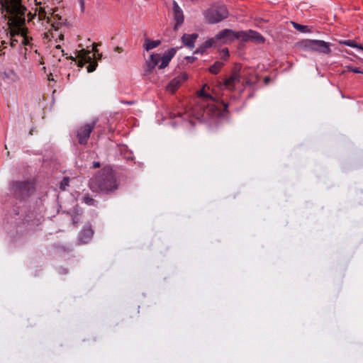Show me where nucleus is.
Returning <instances> with one entry per match:
<instances>
[{
	"label": "nucleus",
	"mask_w": 363,
	"mask_h": 363,
	"mask_svg": "<svg viewBox=\"0 0 363 363\" xmlns=\"http://www.w3.org/2000/svg\"><path fill=\"white\" fill-rule=\"evenodd\" d=\"M3 10L9 15V22L11 25L19 26L26 22V8L22 5L21 0H0Z\"/></svg>",
	"instance_id": "obj_2"
},
{
	"label": "nucleus",
	"mask_w": 363,
	"mask_h": 363,
	"mask_svg": "<svg viewBox=\"0 0 363 363\" xmlns=\"http://www.w3.org/2000/svg\"><path fill=\"white\" fill-rule=\"evenodd\" d=\"M24 25H25V22L19 26H14V25H12V26L14 27L13 31L18 33V35H19V37L21 38V44H23L24 45H27L29 44V40L26 36L28 30H27V28H25Z\"/></svg>",
	"instance_id": "obj_12"
},
{
	"label": "nucleus",
	"mask_w": 363,
	"mask_h": 363,
	"mask_svg": "<svg viewBox=\"0 0 363 363\" xmlns=\"http://www.w3.org/2000/svg\"><path fill=\"white\" fill-rule=\"evenodd\" d=\"M349 70L352 71L354 73H362L363 72L360 71L359 68H354V67H348Z\"/></svg>",
	"instance_id": "obj_32"
},
{
	"label": "nucleus",
	"mask_w": 363,
	"mask_h": 363,
	"mask_svg": "<svg viewBox=\"0 0 363 363\" xmlns=\"http://www.w3.org/2000/svg\"><path fill=\"white\" fill-rule=\"evenodd\" d=\"M80 2H81L82 8V9H84V0H80Z\"/></svg>",
	"instance_id": "obj_38"
},
{
	"label": "nucleus",
	"mask_w": 363,
	"mask_h": 363,
	"mask_svg": "<svg viewBox=\"0 0 363 363\" xmlns=\"http://www.w3.org/2000/svg\"><path fill=\"white\" fill-rule=\"evenodd\" d=\"M250 40L255 41L257 43H264V38L259 33L250 30Z\"/></svg>",
	"instance_id": "obj_19"
},
{
	"label": "nucleus",
	"mask_w": 363,
	"mask_h": 363,
	"mask_svg": "<svg viewBox=\"0 0 363 363\" xmlns=\"http://www.w3.org/2000/svg\"><path fill=\"white\" fill-rule=\"evenodd\" d=\"M340 43L347 45V46H350V47L356 48L357 49L359 46V45H358L354 40H344V41L340 42Z\"/></svg>",
	"instance_id": "obj_26"
},
{
	"label": "nucleus",
	"mask_w": 363,
	"mask_h": 363,
	"mask_svg": "<svg viewBox=\"0 0 363 363\" xmlns=\"http://www.w3.org/2000/svg\"><path fill=\"white\" fill-rule=\"evenodd\" d=\"M224 106H225V109H226L227 105L225 104H224Z\"/></svg>",
	"instance_id": "obj_42"
},
{
	"label": "nucleus",
	"mask_w": 363,
	"mask_h": 363,
	"mask_svg": "<svg viewBox=\"0 0 363 363\" xmlns=\"http://www.w3.org/2000/svg\"><path fill=\"white\" fill-rule=\"evenodd\" d=\"M116 175L110 167L103 169L101 174L93 178L89 183L90 189L96 192L108 193L118 188Z\"/></svg>",
	"instance_id": "obj_1"
},
{
	"label": "nucleus",
	"mask_w": 363,
	"mask_h": 363,
	"mask_svg": "<svg viewBox=\"0 0 363 363\" xmlns=\"http://www.w3.org/2000/svg\"><path fill=\"white\" fill-rule=\"evenodd\" d=\"M100 167V163L99 162H93V168H98Z\"/></svg>",
	"instance_id": "obj_33"
},
{
	"label": "nucleus",
	"mask_w": 363,
	"mask_h": 363,
	"mask_svg": "<svg viewBox=\"0 0 363 363\" xmlns=\"http://www.w3.org/2000/svg\"><path fill=\"white\" fill-rule=\"evenodd\" d=\"M218 41L228 43L235 40V32L230 29H224L216 35Z\"/></svg>",
	"instance_id": "obj_10"
},
{
	"label": "nucleus",
	"mask_w": 363,
	"mask_h": 363,
	"mask_svg": "<svg viewBox=\"0 0 363 363\" xmlns=\"http://www.w3.org/2000/svg\"><path fill=\"white\" fill-rule=\"evenodd\" d=\"M174 53L175 51L174 50H170L165 52L162 56L157 53L152 54L146 61L147 71L151 72L156 66H158L160 69L166 67L169 65Z\"/></svg>",
	"instance_id": "obj_3"
},
{
	"label": "nucleus",
	"mask_w": 363,
	"mask_h": 363,
	"mask_svg": "<svg viewBox=\"0 0 363 363\" xmlns=\"http://www.w3.org/2000/svg\"><path fill=\"white\" fill-rule=\"evenodd\" d=\"M96 55H97V56H98V57H97V59H100V58H101V55H102L101 54H99V53H98V52H97Z\"/></svg>",
	"instance_id": "obj_40"
},
{
	"label": "nucleus",
	"mask_w": 363,
	"mask_h": 363,
	"mask_svg": "<svg viewBox=\"0 0 363 363\" xmlns=\"http://www.w3.org/2000/svg\"><path fill=\"white\" fill-rule=\"evenodd\" d=\"M221 52L223 54V57L224 59H226L229 56V51H228V48H224L222 50Z\"/></svg>",
	"instance_id": "obj_29"
},
{
	"label": "nucleus",
	"mask_w": 363,
	"mask_h": 363,
	"mask_svg": "<svg viewBox=\"0 0 363 363\" xmlns=\"http://www.w3.org/2000/svg\"><path fill=\"white\" fill-rule=\"evenodd\" d=\"M240 67H235L234 68L230 76L223 82L225 88L230 90H233L235 88V86L240 82Z\"/></svg>",
	"instance_id": "obj_8"
},
{
	"label": "nucleus",
	"mask_w": 363,
	"mask_h": 363,
	"mask_svg": "<svg viewBox=\"0 0 363 363\" xmlns=\"http://www.w3.org/2000/svg\"><path fill=\"white\" fill-rule=\"evenodd\" d=\"M174 18L176 21L174 29H177L184 22L183 11L176 1L173 2Z\"/></svg>",
	"instance_id": "obj_11"
},
{
	"label": "nucleus",
	"mask_w": 363,
	"mask_h": 363,
	"mask_svg": "<svg viewBox=\"0 0 363 363\" xmlns=\"http://www.w3.org/2000/svg\"><path fill=\"white\" fill-rule=\"evenodd\" d=\"M77 57L82 58L86 63H89L92 62L94 55H91L89 50L82 49L78 52Z\"/></svg>",
	"instance_id": "obj_16"
},
{
	"label": "nucleus",
	"mask_w": 363,
	"mask_h": 363,
	"mask_svg": "<svg viewBox=\"0 0 363 363\" xmlns=\"http://www.w3.org/2000/svg\"><path fill=\"white\" fill-rule=\"evenodd\" d=\"M38 18L39 21L42 20H47V23H51L52 26L55 28V30L58 29V25L55 26V23L51 22V17L50 15L53 14V13H51L49 11L48 13L44 7L40 6L38 9Z\"/></svg>",
	"instance_id": "obj_13"
},
{
	"label": "nucleus",
	"mask_w": 363,
	"mask_h": 363,
	"mask_svg": "<svg viewBox=\"0 0 363 363\" xmlns=\"http://www.w3.org/2000/svg\"><path fill=\"white\" fill-rule=\"evenodd\" d=\"M250 30L247 31L235 32V39H240L242 41L250 40Z\"/></svg>",
	"instance_id": "obj_22"
},
{
	"label": "nucleus",
	"mask_w": 363,
	"mask_h": 363,
	"mask_svg": "<svg viewBox=\"0 0 363 363\" xmlns=\"http://www.w3.org/2000/svg\"><path fill=\"white\" fill-rule=\"evenodd\" d=\"M228 16V11L224 5L211 6L206 12L205 18L208 23H216Z\"/></svg>",
	"instance_id": "obj_5"
},
{
	"label": "nucleus",
	"mask_w": 363,
	"mask_h": 363,
	"mask_svg": "<svg viewBox=\"0 0 363 363\" xmlns=\"http://www.w3.org/2000/svg\"><path fill=\"white\" fill-rule=\"evenodd\" d=\"M123 103L128 104H133V101H124Z\"/></svg>",
	"instance_id": "obj_41"
},
{
	"label": "nucleus",
	"mask_w": 363,
	"mask_h": 363,
	"mask_svg": "<svg viewBox=\"0 0 363 363\" xmlns=\"http://www.w3.org/2000/svg\"><path fill=\"white\" fill-rule=\"evenodd\" d=\"M358 50L363 51V45H359Z\"/></svg>",
	"instance_id": "obj_39"
},
{
	"label": "nucleus",
	"mask_w": 363,
	"mask_h": 363,
	"mask_svg": "<svg viewBox=\"0 0 363 363\" xmlns=\"http://www.w3.org/2000/svg\"><path fill=\"white\" fill-rule=\"evenodd\" d=\"M92 45H93L92 51L94 52L93 55H94V57H96V54L98 52V49H97L96 47H97L98 45L94 43H93Z\"/></svg>",
	"instance_id": "obj_31"
},
{
	"label": "nucleus",
	"mask_w": 363,
	"mask_h": 363,
	"mask_svg": "<svg viewBox=\"0 0 363 363\" xmlns=\"http://www.w3.org/2000/svg\"><path fill=\"white\" fill-rule=\"evenodd\" d=\"M94 235V231L90 225L85 226L80 233L79 240L82 243L88 242Z\"/></svg>",
	"instance_id": "obj_14"
},
{
	"label": "nucleus",
	"mask_w": 363,
	"mask_h": 363,
	"mask_svg": "<svg viewBox=\"0 0 363 363\" xmlns=\"http://www.w3.org/2000/svg\"><path fill=\"white\" fill-rule=\"evenodd\" d=\"M97 67V62H89V65L86 67L88 72H94Z\"/></svg>",
	"instance_id": "obj_28"
},
{
	"label": "nucleus",
	"mask_w": 363,
	"mask_h": 363,
	"mask_svg": "<svg viewBox=\"0 0 363 363\" xmlns=\"http://www.w3.org/2000/svg\"><path fill=\"white\" fill-rule=\"evenodd\" d=\"M303 48L309 52H317L325 55L331 52L330 44L320 40H306L301 43Z\"/></svg>",
	"instance_id": "obj_4"
},
{
	"label": "nucleus",
	"mask_w": 363,
	"mask_h": 363,
	"mask_svg": "<svg viewBox=\"0 0 363 363\" xmlns=\"http://www.w3.org/2000/svg\"><path fill=\"white\" fill-rule=\"evenodd\" d=\"M53 18H57V20H61V16H60L58 14H55V15H50Z\"/></svg>",
	"instance_id": "obj_35"
},
{
	"label": "nucleus",
	"mask_w": 363,
	"mask_h": 363,
	"mask_svg": "<svg viewBox=\"0 0 363 363\" xmlns=\"http://www.w3.org/2000/svg\"><path fill=\"white\" fill-rule=\"evenodd\" d=\"M10 28H11V39H10V44L11 47H15L16 43H18V40L15 38L16 35H18L17 32H14V27L9 22Z\"/></svg>",
	"instance_id": "obj_23"
},
{
	"label": "nucleus",
	"mask_w": 363,
	"mask_h": 363,
	"mask_svg": "<svg viewBox=\"0 0 363 363\" xmlns=\"http://www.w3.org/2000/svg\"><path fill=\"white\" fill-rule=\"evenodd\" d=\"M218 42V39L216 38V35L214 38H210L205 41L203 45L201 48V52L204 50L208 49L213 46Z\"/></svg>",
	"instance_id": "obj_20"
},
{
	"label": "nucleus",
	"mask_w": 363,
	"mask_h": 363,
	"mask_svg": "<svg viewBox=\"0 0 363 363\" xmlns=\"http://www.w3.org/2000/svg\"><path fill=\"white\" fill-rule=\"evenodd\" d=\"M224 66V64L221 62H216L212 66L209 67V72L212 74H218Z\"/></svg>",
	"instance_id": "obj_21"
},
{
	"label": "nucleus",
	"mask_w": 363,
	"mask_h": 363,
	"mask_svg": "<svg viewBox=\"0 0 363 363\" xmlns=\"http://www.w3.org/2000/svg\"><path fill=\"white\" fill-rule=\"evenodd\" d=\"M187 79V75L182 73L176 77L167 86V90L171 93H174Z\"/></svg>",
	"instance_id": "obj_9"
},
{
	"label": "nucleus",
	"mask_w": 363,
	"mask_h": 363,
	"mask_svg": "<svg viewBox=\"0 0 363 363\" xmlns=\"http://www.w3.org/2000/svg\"><path fill=\"white\" fill-rule=\"evenodd\" d=\"M116 50L120 52H121V51H122V48H119V47H116Z\"/></svg>",
	"instance_id": "obj_37"
},
{
	"label": "nucleus",
	"mask_w": 363,
	"mask_h": 363,
	"mask_svg": "<svg viewBox=\"0 0 363 363\" xmlns=\"http://www.w3.org/2000/svg\"><path fill=\"white\" fill-rule=\"evenodd\" d=\"M82 201L89 206H94L96 203L95 200L90 197L89 195L84 196L82 198Z\"/></svg>",
	"instance_id": "obj_25"
},
{
	"label": "nucleus",
	"mask_w": 363,
	"mask_h": 363,
	"mask_svg": "<svg viewBox=\"0 0 363 363\" xmlns=\"http://www.w3.org/2000/svg\"><path fill=\"white\" fill-rule=\"evenodd\" d=\"M69 179L68 177H64L60 183V188L62 190H65L66 187L69 186Z\"/></svg>",
	"instance_id": "obj_27"
},
{
	"label": "nucleus",
	"mask_w": 363,
	"mask_h": 363,
	"mask_svg": "<svg viewBox=\"0 0 363 363\" xmlns=\"http://www.w3.org/2000/svg\"><path fill=\"white\" fill-rule=\"evenodd\" d=\"M35 16H36V13H35L34 15H32L30 13H29L28 14V21H30L32 18H33Z\"/></svg>",
	"instance_id": "obj_34"
},
{
	"label": "nucleus",
	"mask_w": 363,
	"mask_h": 363,
	"mask_svg": "<svg viewBox=\"0 0 363 363\" xmlns=\"http://www.w3.org/2000/svg\"><path fill=\"white\" fill-rule=\"evenodd\" d=\"M210 89V87L208 86L206 84H205L202 89L198 92V96L199 97H203L206 99V100H211L214 101L213 96L208 92V90Z\"/></svg>",
	"instance_id": "obj_17"
},
{
	"label": "nucleus",
	"mask_w": 363,
	"mask_h": 363,
	"mask_svg": "<svg viewBox=\"0 0 363 363\" xmlns=\"http://www.w3.org/2000/svg\"><path fill=\"white\" fill-rule=\"evenodd\" d=\"M198 38L197 33L193 34H184L182 38L183 43L189 48H193L194 47V43Z\"/></svg>",
	"instance_id": "obj_15"
},
{
	"label": "nucleus",
	"mask_w": 363,
	"mask_h": 363,
	"mask_svg": "<svg viewBox=\"0 0 363 363\" xmlns=\"http://www.w3.org/2000/svg\"><path fill=\"white\" fill-rule=\"evenodd\" d=\"M33 189V184L29 182H16L12 185V190L16 196H27Z\"/></svg>",
	"instance_id": "obj_6"
},
{
	"label": "nucleus",
	"mask_w": 363,
	"mask_h": 363,
	"mask_svg": "<svg viewBox=\"0 0 363 363\" xmlns=\"http://www.w3.org/2000/svg\"><path fill=\"white\" fill-rule=\"evenodd\" d=\"M161 43V41L159 40H152L149 38H146L145 40V44H144V46H145V49L147 50V51H149L153 48H157V46H159Z\"/></svg>",
	"instance_id": "obj_18"
},
{
	"label": "nucleus",
	"mask_w": 363,
	"mask_h": 363,
	"mask_svg": "<svg viewBox=\"0 0 363 363\" xmlns=\"http://www.w3.org/2000/svg\"><path fill=\"white\" fill-rule=\"evenodd\" d=\"M94 127L95 122H93L91 123L84 124V125L81 126L79 128V130H77V136L80 144H86L89 138L90 134L94 130Z\"/></svg>",
	"instance_id": "obj_7"
},
{
	"label": "nucleus",
	"mask_w": 363,
	"mask_h": 363,
	"mask_svg": "<svg viewBox=\"0 0 363 363\" xmlns=\"http://www.w3.org/2000/svg\"><path fill=\"white\" fill-rule=\"evenodd\" d=\"M77 64L78 67H82L86 64V62L82 58H79V60L77 61Z\"/></svg>",
	"instance_id": "obj_30"
},
{
	"label": "nucleus",
	"mask_w": 363,
	"mask_h": 363,
	"mask_svg": "<svg viewBox=\"0 0 363 363\" xmlns=\"http://www.w3.org/2000/svg\"><path fill=\"white\" fill-rule=\"evenodd\" d=\"M55 49H56V50H61V52H62V53L64 52V50H62L61 46H60V45H56V46H55Z\"/></svg>",
	"instance_id": "obj_36"
},
{
	"label": "nucleus",
	"mask_w": 363,
	"mask_h": 363,
	"mask_svg": "<svg viewBox=\"0 0 363 363\" xmlns=\"http://www.w3.org/2000/svg\"><path fill=\"white\" fill-rule=\"evenodd\" d=\"M0 9H2V7H1V3H0Z\"/></svg>",
	"instance_id": "obj_43"
},
{
	"label": "nucleus",
	"mask_w": 363,
	"mask_h": 363,
	"mask_svg": "<svg viewBox=\"0 0 363 363\" xmlns=\"http://www.w3.org/2000/svg\"><path fill=\"white\" fill-rule=\"evenodd\" d=\"M291 23L296 30L301 33H308L310 31V29L307 26H303L295 22H291Z\"/></svg>",
	"instance_id": "obj_24"
}]
</instances>
